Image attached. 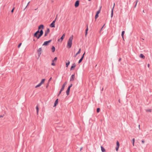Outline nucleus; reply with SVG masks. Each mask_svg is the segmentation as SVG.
<instances>
[{
	"instance_id": "30",
	"label": "nucleus",
	"mask_w": 152,
	"mask_h": 152,
	"mask_svg": "<svg viewBox=\"0 0 152 152\" xmlns=\"http://www.w3.org/2000/svg\"><path fill=\"white\" fill-rule=\"evenodd\" d=\"M67 82H65L63 84L62 87L64 88Z\"/></svg>"
},
{
	"instance_id": "48",
	"label": "nucleus",
	"mask_w": 152,
	"mask_h": 152,
	"mask_svg": "<svg viewBox=\"0 0 152 152\" xmlns=\"http://www.w3.org/2000/svg\"><path fill=\"white\" fill-rule=\"evenodd\" d=\"M83 58H84V57H83L82 56V57H81V58H82V59L83 60Z\"/></svg>"
},
{
	"instance_id": "34",
	"label": "nucleus",
	"mask_w": 152,
	"mask_h": 152,
	"mask_svg": "<svg viewBox=\"0 0 152 152\" xmlns=\"http://www.w3.org/2000/svg\"><path fill=\"white\" fill-rule=\"evenodd\" d=\"M51 65L54 66L55 65V64L54 63V62H52V63H51Z\"/></svg>"
},
{
	"instance_id": "40",
	"label": "nucleus",
	"mask_w": 152,
	"mask_h": 152,
	"mask_svg": "<svg viewBox=\"0 0 152 152\" xmlns=\"http://www.w3.org/2000/svg\"><path fill=\"white\" fill-rule=\"evenodd\" d=\"M72 84H71L69 86V87L71 88V87L72 86Z\"/></svg>"
},
{
	"instance_id": "4",
	"label": "nucleus",
	"mask_w": 152,
	"mask_h": 152,
	"mask_svg": "<svg viewBox=\"0 0 152 152\" xmlns=\"http://www.w3.org/2000/svg\"><path fill=\"white\" fill-rule=\"evenodd\" d=\"M101 8V7L99 10V11H97L96 13V14L95 16V18L96 20L99 17V14L100 12Z\"/></svg>"
},
{
	"instance_id": "37",
	"label": "nucleus",
	"mask_w": 152,
	"mask_h": 152,
	"mask_svg": "<svg viewBox=\"0 0 152 152\" xmlns=\"http://www.w3.org/2000/svg\"><path fill=\"white\" fill-rule=\"evenodd\" d=\"M48 34H47V33H45V34L44 36H45V37H46V36L47 35H48Z\"/></svg>"
},
{
	"instance_id": "26",
	"label": "nucleus",
	"mask_w": 152,
	"mask_h": 152,
	"mask_svg": "<svg viewBox=\"0 0 152 152\" xmlns=\"http://www.w3.org/2000/svg\"><path fill=\"white\" fill-rule=\"evenodd\" d=\"M52 50L53 52H54L55 51V48L53 46L52 47Z\"/></svg>"
},
{
	"instance_id": "10",
	"label": "nucleus",
	"mask_w": 152,
	"mask_h": 152,
	"mask_svg": "<svg viewBox=\"0 0 152 152\" xmlns=\"http://www.w3.org/2000/svg\"><path fill=\"white\" fill-rule=\"evenodd\" d=\"M51 41V40H50L47 41L45 42H44V44H43V45L45 46L48 45V44Z\"/></svg>"
},
{
	"instance_id": "1",
	"label": "nucleus",
	"mask_w": 152,
	"mask_h": 152,
	"mask_svg": "<svg viewBox=\"0 0 152 152\" xmlns=\"http://www.w3.org/2000/svg\"><path fill=\"white\" fill-rule=\"evenodd\" d=\"M73 39V35L71 36L69 39L67 41V47L68 48H70L71 47L72 44Z\"/></svg>"
},
{
	"instance_id": "32",
	"label": "nucleus",
	"mask_w": 152,
	"mask_h": 152,
	"mask_svg": "<svg viewBox=\"0 0 152 152\" xmlns=\"http://www.w3.org/2000/svg\"><path fill=\"white\" fill-rule=\"evenodd\" d=\"M100 109L99 108H97L96 111H97V113L99 112L100 111Z\"/></svg>"
},
{
	"instance_id": "44",
	"label": "nucleus",
	"mask_w": 152,
	"mask_h": 152,
	"mask_svg": "<svg viewBox=\"0 0 152 152\" xmlns=\"http://www.w3.org/2000/svg\"><path fill=\"white\" fill-rule=\"evenodd\" d=\"M85 52L84 53V54L83 55V56H82L83 57H84V56L85 55Z\"/></svg>"
},
{
	"instance_id": "23",
	"label": "nucleus",
	"mask_w": 152,
	"mask_h": 152,
	"mask_svg": "<svg viewBox=\"0 0 152 152\" xmlns=\"http://www.w3.org/2000/svg\"><path fill=\"white\" fill-rule=\"evenodd\" d=\"M124 33H125V31H123L122 32L121 36H122V37L124 40Z\"/></svg>"
},
{
	"instance_id": "22",
	"label": "nucleus",
	"mask_w": 152,
	"mask_h": 152,
	"mask_svg": "<svg viewBox=\"0 0 152 152\" xmlns=\"http://www.w3.org/2000/svg\"><path fill=\"white\" fill-rule=\"evenodd\" d=\"M88 26H87V28L86 30V34H85L86 36L87 34V33H88L87 31H88Z\"/></svg>"
},
{
	"instance_id": "21",
	"label": "nucleus",
	"mask_w": 152,
	"mask_h": 152,
	"mask_svg": "<svg viewBox=\"0 0 152 152\" xmlns=\"http://www.w3.org/2000/svg\"><path fill=\"white\" fill-rule=\"evenodd\" d=\"M57 59V57H55L54 59L52 61L53 62H56Z\"/></svg>"
},
{
	"instance_id": "35",
	"label": "nucleus",
	"mask_w": 152,
	"mask_h": 152,
	"mask_svg": "<svg viewBox=\"0 0 152 152\" xmlns=\"http://www.w3.org/2000/svg\"><path fill=\"white\" fill-rule=\"evenodd\" d=\"M28 4H29L28 2L27 4V5L26 6V7H25V8L24 9V10H25L26 8L27 7L28 5Z\"/></svg>"
},
{
	"instance_id": "8",
	"label": "nucleus",
	"mask_w": 152,
	"mask_h": 152,
	"mask_svg": "<svg viewBox=\"0 0 152 152\" xmlns=\"http://www.w3.org/2000/svg\"><path fill=\"white\" fill-rule=\"evenodd\" d=\"M76 65L75 63H73L72 64V66H71L70 70H72L74 69L76 67Z\"/></svg>"
},
{
	"instance_id": "9",
	"label": "nucleus",
	"mask_w": 152,
	"mask_h": 152,
	"mask_svg": "<svg viewBox=\"0 0 152 152\" xmlns=\"http://www.w3.org/2000/svg\"><path fill=\"white\" fill-rule=\"evenodd\" d=\"M75 74H74L72 75L71 77L70 78V81H73L75 79Z\"/></svg>"
},
{
	"instance_id": "19",
	"label": "nucleus",
	"mask_w": 152,
	"mask_h": 152,
	"mask_svg": "<svg viewBox=\"0 0 152 152\" xmlns=\"http://www.w3.org/2000/svg\"><path fill=\"white\" fill-rule=\"evenodd\" d=\"M36 109L37 110V115H38L39 112V107L37 105L36 107Z\"/></svg>"
},
{
	"instance_id": "14",
	"label": "nucleus",
	"mask_w": 152,
	"mask_h": 152,
	"mask_svg": "<svg viewBox=\"0 0 152 152\" xmlns=\"http://www.w3.org/2000/svg\"><path fill=\"white\" fill-rule=\"evenodd\" d=\"M42 50L41 48H39L38 50V54H39V55H40L41 53Z\"/></svg>"
},
{
	"instance_id": "33",
	"label": "nucleus",
	"mask_w": 152,
	"mask_h": 152,
	"mask_svg": "<svg viewBox=\"0 0 152 152\" xmlns=\"http://www.w3.org/2000/svg\"><path fill=\"white\" fill-rule=\"evenodd\" d=\"M22 44V43H20L18 45V48H20V46H21V45Z\"/></svg>"
},
{
	"instance_id": "39",
	"label": "nucleus",
	"mask_w": 152,
	"mask_h": 152,
	"mask_svg": "<svg viewBox=\"0 0 152 152\" xmlns=\"http://www.w3.org/2000/svg\"><path fill=\"white\" fill-rule=\"evenodd\" d=\"M52 79V77H51L48 80V82H49Z\"/></svg>"
},
{
	"instance_id": "5",
	"label": "nucleus",
	"mask_w": 152,
	"mask_h": 152,
	"mask_svg": "<svg viewBox=\"0 0 152 152\" xmlns=\"http://www.w3.org/2000/svg\"><path fill=\"white\" fill-rule=\"evenodd\" d=\"M56 18L55 20L53 21L52 23L50 25V26L51 27H55V23L56 22Z\"/></svg>"
},
{
	"instance_id": "13",
	"label": "nucleus",
	"mask_w": 152,
	"mask_h": 152,
	"mask_svg": "<svg viewBox=\"0 0 152 152\" xmlns=\"http://www.w3.org/2000/svg\"><path fill=\"white\" fill-rule=\"evenodd\" d=\"M139 57L143 59H144L145 58V56L142 54H140L139 56Z\"/></svg>"
},
{
	"instance_id": "28",
	"label": "nucleus",
	"mask_w": 152,
	"mask_h": 152,
	"mask_svg": "<svg viewBox=\"0 0 152 152\" xmlns=\"http://www.w3.org/2000/svg\"><path fill=\"white\" fill-rule=\"evenodd\" d=\"M113 9H112V11H111V18H112V17H113Z\"/></svg>"
},
{
	"instance_id": "15",
	"label": "nucleus",
	"mask_w": 152,
	"mask_h": 152,
	"mask_svg": "<svg viewBox=\"0 0 152 152\" xmlns=\"http://www.w3.org/2000/svg\"><path fill=\"white\" fill-rule=\"evenodd\" d=\"M58 99H57L56 100V101L55 102L54 105L53 106L54 107H55V106H56L57 104L58 103Z\"/></svg>"
},
{
	"instance_id": "25",
	"label": "nucleus",
	"mask_w": 152,
	"mask_h": 152,
	"mask_svg": "<svg viewBox=\"0 0 152 152\" xmlns=\"http://www.w3.org/2000/svg\"><path fill=\"white\" fill-rule=\"evenodd\" d=\"M146 111L148 112H151V109H148L146 110Z\"/></svg>"
},
{
	"instance_id": "42",
	"label": "nucleus",
	"mask_w": 152,
	"mask_h": 152,
	"mask_svg": "<svg viewBox=\"0 0 152 152\" xmlns=\"http://www.w3.org/2000/svg\"><path fill=\"white\" fill-rule=\"evenodd\" d=\"M142 143L144 144L145 143V141L144 140H142Z\"/></svg>"
},
{
	"instance_id": "24",
	"label": "nucleus",
	"mask_w": 152,
	"mask_h": 152,
	"mask_svg": "<svg viewBox=\"0 0 152 152\" xmlns=\"http://www.w3.org/2000/svg\"><path fill=\"white\" fill-rule=\"evenodd\" d=\"M70 62L69 61H68L67 63H66V67H68V66L70 64Z\"/></svg>"
},
{
	"instance_id": "7",
	"label": "nucleus",
	"mask_w": 152,
	"mask_h": 152,
	"mask_svg": "<svg viewBox=\"0 0 152 152\" xmlns=\"http://www.w3.org/2000/svg\"><path fill=\"white\" fill-rule=\"evenodd\" d=\"M65 36V34H64L61 37V38L60 39H58V41L59 42H61L64 39V37Z\"/></svg>"
},
{
	"instance_id": "3",
	"label": "nucleus",
	"mask_w": 152,
	"mask_h": 152,
	"mask_svg": "<svg viewBox=\"0 0 152 152\" xmlns=\"http://www.w3.org/2000/svg\"><path fill=\"white\" fill-rule=\"evenodd\" d=\"M45 80V79H42L40 83L38 85L36 86L35 88H37L40 86L42 84L44 83Z\"/></svg>"
},
{
	"instance_id": "46",
	"label": "nucleus",
	"mask_w": 152,
	"mask_h": 152,
	"mask_svg": "<svg viewBox=\"0 0 152 152\" xmlns=\"http://www.w3.org/2000/svg\"><path fill=\"white\" fill-rule=\"evenodd\" d=\"M83 148L82 147H81V148H80V151H81V150H82Z\"/></svg>"
},
{
	"instance_id": "45",
	"label": "nucleus",
	"mask_w": 152,
	"mask_h": 152,
	"mask_svg": "<svg viewBox=\"0 0 152 152\" xmlns=\"http://www.w3.org/2000/svg\"><path fill=\"white\" fill-rule=\"evenodd\" d=\"M149 66H150V65H149V64H148V68H149Z\"/></svg>"
},
{
	"instance_id": "6",
	"label": "nucleus",
	"mask_w": 152,
	"mask_h": 152,
	"mask_svg": "<svg viewBox=\"0 0 152 152\" xmlns=\"http://www.w3.org/2000/svg\"><path fill=\"white\" fill-rule=\"evenodd\" d=\"M119 146L120 145L119 142L118 141H117L116 142V146L115 148V149L116 151H118Z\"/></svg>"
},
{
	"instance_id": "12",
	"label": "nucleus",
	"mask_w": 152,
	"mask_h": 152,
	"mask_svg": "<svg viewBox=\"0 0 152 152\" xmlns=\"http://www.w3.org/2000/svg\"><path fill=\"white\" fill-rule=\"evenodd\" d=\"M80 51H81V49L80 48L79 49V51H78V52L74 56V57L75 58L76 57V56H77L80 54Z\"/></svg>"
},
{
	"instance_id": "11",
	"label": "nucleus",
	"mask_w": 152,
	"mask_h": 152,
	"mask_svg": "<svg viewBox=\"0 0 152 152\" xmlns=\"http://www.w3.org/2000/svg\"><path fill=\"white\" fill-rule=\"evenodd\" d=\"M79 1L77 0V1L75 3V7H77L79 5Z\"/></svg>"
},
{
	"instance_id": "17",
	"label": "nucleus",
	"mask_w": 152,
	"mask_h": 152,
	"mask_svg": "<svg viewBox=\"0 0 152 152\" xmlns=\"http://www.w3.org/2000/svg\"><path fill=\"white\" fill-rule=\"evenodd\" d=\"M64 87H62V88H61V89L60 91H59V94H58V95H59V94L61 93V92L62 91H63L64 90Z\"/></svg>"
},
{
	"instance_id": "27",
	"label": "nucleus",
	"mask_w": 152,
	"mask_h": 152,
	"mask_svg": "<svg viewBox=\"0 0 152 152\" xmlns=\"http://www.w3.org/2000/svg\"><path fill=\"white\" fill-rule=\"evenodd\" d=\"M69 91H70L69 90H67L66 91V94L67 96L69 95Z\"/></svg>"
},
{
	"instance_id": "49",
	"label": "nucleus",
	"mask_w": 152,
	"mask_h": 152,
	"mask_svg": "<svg viewBox=\"0 0 152 152\" xmlns=\"http://www.w3.org/2000/svg\"><path fill=\"white\" fill-rule=\"evenodd\" d=\"M3 117V116H1V115H0V118L1 117Z\"/></svg>"
},
{
	"instance_id": "18",
	"label": "nucleus",
	"mask_w": 152,
	"mask_h": 152,
	"mask_svg": "<svg viewBox=\"0 0 152 152\" xmlns=\"http://www.w3.org/2000/svg\"><path fill=\"white\" fill-rule=\"evenodd\" d=\"M50 29L49 28H48L47 29V30L45 31V32L46 33L48 34L50 32Z\"/></svg>"
},
{
	"instance_id": "38",
	"label": "nucleus",
	"mask_w": 152,
	"mask_h": 152,
	"mask_svg": "<svg viewBox=\"0 0 152 152\" xmlns=\"http://www.w3.org/2000/svg\"><path fill=\"white\" fill-rule=\"evenodd\" d=\"M138 0H137V1H136V4H135V6H134V7H136V5H137V2H138Z\"/></svg>"
},
{
	"instance_id": "29",
	"label": "nucleus",
	"mask_w": 152,
	"mask_h": 152,
	"mask_svg": "<svg viewBox=\"0 0 152 152\" xmlns=\"http://www.w3.org/2000/svg\"><path fill=\"white\" fill-rule=\"evenodd\" d=\"M132 141L133 145L134 146V145L135 139L134 138L132 140Z\"/></svg>"
},
{
	"instance_id": "2",
	"label": "nucleus",
	"mask_w": 152,
	"mask_h": 152,
	"mask_svg": "<svg viewBox=\"0 0 152 152\" xmlns=\"http://www.w3.org/2000/svg\"><path fill=\"white\" fill-rule=\"evenodd\" d=\"M43 31L41 30L40 31L39 30L37 31L34 34V36L37 39L39 38L43 34Z\"/></svg>"
},
{
	"instance_id": "20",
	"label": "nucleus",
	"mask_w": 152,
	"mask_h": 152,
	"mask_svg": "<svg viewBox=\"0 0 152 152\" xmlns=\"http://www.w3.org/2000/svg\"><path fill=\"white\" fill-rule=\"evenodd\" d=\"M101 151L102 152H104L105 151V149L102 146H101Z\"/></svg>"
},
{
	"instance_id": "50",
	"label": "nucleus",
	"mask_w": 152,
	"mask_h": 152,
	"mask_svg": "<svg viewBox=\"0 0 152 152\" xmlns=\"http://www.w3.org/2000/svg\"><path fill=\"white\" fill-rule=\"evenodd\" d=\"M104 25L102 27V28H101V30L102 29V28H103V27L104 26Z\"/></svg>"
},
{
	"instance_id": "36",
	"label": "nucleus",
	"mask_w": 152,
	"mask_h": 152,
	"mask_svg": "<svg viewBox=\"0 0 152 152\" xmlns=\"http://www.w3.org/2000/svg\"><path fill=\"white\" fill-rule=\"evenodd\" d=\"M14 8H13L12 10H11V12H12V13L13 12H14Z\"/></svg>"
},
{
	"instance_id": "43",
	"label": "nucleus",
	"mask_w": 152,
	"mask_h": 152,
	"mask_svg": "<svg viewBox=\"0 0 152 152\" xmlns=\"http://www.w3.org/2000/svg\"><path fill=\"white\" fill-rule=\"evenodd\" d=\"M70 88L68 87V88H67V90H69L70 91Z\"/></svg>"
},
{
	"instance_id": "16",
	"label": "nucleus",
	"mask_w": 152,
	"mask_h": 152,
	"mask_svg": "<svg viewBox=\"0 0 152 152\" xmlns=\"http://www.w3.org/2000/svg\"><path fill=\"white\" fill-rule=\"evenodd\" d=\"M44 28V26L43 25H40L38 27V29H43Z\"/></svg>"
},
{
	"instance_id": "31",
	"label": "nucleus",
	"mask_w": 152,
	"mask_h": 152,
	"mask_svg": "<svg viewBox=\"0 0 152 152\" xmlns=\"http://www.w3.org/2000/svg\"><path fill=\"white\" fill-rule=\"evenodd\" d=\"M83 60V59L82 58H80V60H79V61H78V63H81V61H82Z\"/></svg>"
},
{
	"instance_id": "51",
	"label": "nucleus",
	"mask_w": 152,
	"mask_h": 152,
	"mask_svg": "<svg viewBox=\"0 0 152 152\" xmlns=\"http://www.w3.org/2000/svg\"><path fill=\"white\" fill-rule=\"evenodd\" d=\"M140 125H139V128H140Z\"/></svg>"
},
{
	"instance_id": "47",
	"label": "nucleus",
	"mask_w": 152,
	"mask_h": 152,
	"mask_svg": "<svg viewBox=\"0 0 152 152\" xmlns=\"http://www.w3.org/2000/svg\"><path fill=\"white\" fill-rule=\"evenodd\" d=\"M48 86V84L46 86V88H47Z\"/></svg>"
},
{
	"instance_id": "41",
	"label": "nucleus",
	"mask_w": 152,
	"mask_h": 152,
	"mask_svg": "<svg viewBox=\"0 0 152 152\" xmlns=\"http://www.w3.org/2000/svg\"><path fill=\"white\" fill-rule=\"evenodd\" d=\"M115 3H114V5H113V8L112 9H113V10L114 8V7H115Z\"/></svg>"
},
{
	"instance_id": "52",
	"label": "nucleus",
	"mask_w": 152,
	"mask_h": 152,
	"mask_svg": "<svg viewBox=\"0 0 152 152\" xmlns=\"http://www.w3.org/2000/svg\"><path fill=\"white\" fill-rule=\"evenodd\" d=\"M143 12H144V10L143 11Z\"/></svg>"
}]
</instances>
